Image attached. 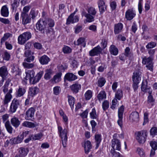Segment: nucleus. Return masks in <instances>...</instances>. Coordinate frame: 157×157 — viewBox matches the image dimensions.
Returning a JSON list of instances; mask_svg holds the SVG:
<instances>
[{
	"instance_id": "nucleus-39",
	"label": "nucleus",
	"mask_w": 157,
	"mask_h": 157,
	"mask_svg": "<svg viewBox=\"0 0 157 157\" xmlns=\"http://www.w3.org/2000/svg\"><path fill=\"white\" fill-rule=\"evenodd\" d=\"M68 102L70 107L72 110L74 107V105L75 104V100L74 98L71 96H68Z\"/></svg>"
},
{
	"instance_id": "nucleus-54",
	"label": "nucleus",
	"mask_w": 157,
	"mask_h": 157,
	"mask_svg": "<svg viewBox=\"0 0 157 157\" xmlns=\"http://www.w3.org/2000/svg\"><path fill=\"white\" fill-rule=\"evenodd\" d=\"M102 107L104 110H106L109 107V102L107 101H105L102 103Z\"/></svg>"
},
{
	"instance_id": "nucleus-41",
	"label": "nucleus",
	"mask_w": 157,
	"mask_h": 157,
	"mask_svg": "<svg viewBox=\"0 0 157 157\" xmlns=\"http://www.w3.org/2000/svg\"><path fill=\"white\" fill-rule=\"evenodd\" d=\"M62 75L61 72H59L54 76L52 79V80L56 83L58 82L61 80V77Z\"/></svg>"
},
{
	"instance_id": "nucleus-1",
	"label": "nucleus",
	"mask_w": 157,
	"mask_h": 157,
	"mask_svg": "<svg viewBox=\"0 0 157 157\" xmlns=\"http://www.w3.org/2000/svg\"><path fill=\"white\" fill-rule=\"evenodd\" d=\"M44 72L42 71L38 73L34 77L35 72L33 70H28L25 72L26 76L25 79L26 80H29L31 84H34L40 80Z\"/></svg>"
},
{
	"instance_id": "nucleus-47",
	"label": "nucleus",
	"mask_w": 157,
	"mask_h": 157,
	"mask_svg": "<svg viewBox=\"0 0 157 157\" xmlns=\"http://www.w3.org/2000/svg\"><path fill=\"white\" fill-rule=\"evenodd\" d=\"M156 45L155 42L151 41L148 43L146 47L147 49H151L155 47Z\"/></svg>"
},
{
	"instance_id": "nucleus-25",
	"label": "nucleus",
	"mask_w": 157,
	"mask_h": 157,
	"mask_svg": "<svg viewBox=\"0 0 157 157\" xmlns=\"http://www.w3.org/2000/svg\"><path fill=\"white\" fill-rule=\"evenodd\" d=\"M23 126L33 128L38 125V124L35 122V123L25 121L22 124Z\"/></svg>"
},
{
	"instance_id": "nucleus-60",
	"label": "nucleus",
	"mask_w": 157,
	"mask_h": 157,
	"mask_svg": "<svg viewBox=\"0 0 157 157\" xmlns=\"http://www.w3.org/2000/svg\"><path fill=\"white\" fill-rule=\"evenodd\" d=\"M107 44V41L105 39H104L102 40V41L101 43V45L102 47V48H102V50L106 47Z\"/></svg>"
},
{
	"instance_id": "nucleus-40",
	"label": "nucleus",
	"mask_w": 157,
	"mask_h": 157,
	"mask_svg": "<svg viewBox=\"0 0 157 157\" xmlns=\"http://www.w3.org/2000/svg\"><path fill=\"white\" fill-rule=\"evenodd\" d=\"M153 59L151 57L147 58L146 56L144 57L142 59V63L144 64H148L152 63Z\"/></svg>"
},
{
	"instance_id": "nucleus-28",
	"label": "nucleus",
	"mask_w": 157,
	"mask_h": 157,
	"mask_svg": "<svg viewBox=\"0 0 157 157\" xmlns=\"http://www.w3.org/2000/svg\"><path fill=\"white\" fill-rule=\"evenodd\" d=\"M1 13L2 15L4 17H7L9 15L8 9L6 5L3 6L1 9Z\"/></svg>"
},
{
	"instance_id": "nucleus-16",
	"label": "nucleus",
	"mask_w": 157,
	"mask_h": 157,
	"mask_svg": "<svg viewBox=\"0 0 157 157\" xmlns=\"http://www.w3.org/2000/svg\"><path fill=\"white\" fill-rule=\"evenodd\" d=\"M10 122L12 125L15 128H17L21 123L18 118L15 116H14L11 119Z\"/></svg>"
},
{
	"instance_id": "nucleus-37",
	"label": "nucleus",
	"mask_w": 157,
	"mask_h": 157,
	"mask_svg": "<svg viewBox=\"0 0 157 157\" xmlns=\"http://www.w3.org/2000/svg\"><path fill=\"white\" fill-rule=\"evenodd\" d=\"M106 82L105 79L104 78L100 77L98 79L97 84L99 87H101L104 85Z\"/></svg>"
},
{
	"instance_id": "nucleus-23",
	"label": "nucleus",
	"mask_w": 157,
	"mask_h": 157,
	"mask_svg": "<svg viewBox=\"0 0 157 157\" xmlns=\"http://www.w3.org/2000/svg\"><path fill=\"white\" fill-rule=\"evenodd\" d=\"M39 88L36 86L32 87L29 88L28 92L29 95L33 97L38 93Z\"/></svg>"
},
{
	"instance_id": "nucleus-55",
	"label": "nucleus",
	"mask_w": 157,
	"mask_h": 157,
	"mask_svg": "<svg viewBox=\"0 0 157 157\" xmlns=\"http://www.w3.org/2000/svg\"><path fill=\"white\" fill-rule=\"evenodd\" d=\"M150 144L152 149H157V143L156 142L154 141H151L150 142Z\"/></svg>"
},
{
	"instance_id": "nucleus-45",
	"label": "nucleus",
	"mask_w": 157,
	"mask_h": 157,
	"mask_svg": "<svg viewBox=\"0 0 157 157\" xmlns=\"http://www.w3.org/2000/svg\"><path fill=\"white\" fill-rule=\"evenodd\" d=\"M86 99L87 100L90 99L92 97V93L90 90H87L85 94Z\"/></svg>"
},
{
	"instance_id": "nucleus-4",
	"label": "nucleus",
	"mask_w": 157,
	"mask_h": 157,
	"mask_svg": "<svg viewBox=\"0 0 157 157\" xmlns=\"http://www.w3.org/2000/svg\"><path fill=\"white\" fill-rule=\"evenodd\" d=\"M141 72L139 70L136 71L133 73L132 77L133 82V87L135 90L138 88V84L141 80Z\"/></svg>"
},
{
	"instance_id": "nucleus-27",
	"label": "nucleus",
	"mask_w": 157,
	"mask_h": 157,
	"mask_svg": "<svg viewBox=\"0 0 157 157\" xmlns=\"http://www.w3.org/2000/svg\"><path fill=\"white\" fill-rule=\"evenodd\" d=\"M123 25L121 23L115 24L114 26V32L115 34H117L121 32L123 29Z\"/></svg>"
},
{
	"instance_id": "nucleus-9",
	"label": "nucleus",
	"mask_w": 157,
	"mask_h": 157,
	"mask_svg": "<svg viewBox=\"0 0 157 157\" xmlns=\"http://www.w3.org/2000/svg\"><path fill=\"white\" fill-rule=\"evenodd\" d=\"M124 106L122 105L119 108L118 111L119 119L117 121V122L118 124L121 128L122 126L123 116L124 109Z\"/></svg>"
},
{
	"instance_id": "nucleus-62",
	"label": "nucleus",
	"mask_w": 157,
	"mask_h": 157,
	"mask_svg": "<svg viewBox=\"0 0 157 157\" xmlns=\"http://www.w3.org/2000/svg\"><path fill=\"white\" fill-rule=\"evenodd\" d=\"M106 68V67L105 64H103L98 67V71L100 72H102L104 71V70Z\"/></svg>"
},
{
	"instance_id": "nucleus-13",
	"label": "nucleus",
	"mask_w": 157,
	"mask_h": 157,
	"mask_svg": "<svg viewBox=\"0 0 157 157\" xmlns=\"http://www.w3.org/2000/svg\"><path fill=\"white\" fill-rule=\"evenodd\" d=\"M135 15L136 13L133 8L128 10L125 13V18L128 20H132Z\"/></svg>"
},
{
	"instance_id": "nucleus-10",
	"label": "nucleus",
	"mask_w": 157,
	"mask_h": 157,
	"mask_svg": "<svg viewBox=\"0 0 157 157\" xmlns=\"http://www.w3.org/2000/svg\"><path fill=\"white\" fill-rule=\"evenodd\" d=\"M111 149L120 151L121 149V142L120 140L117 139H113L112 141Z\"/></svg>"
},
{
	"instance_id": "nucleus-24",
	"label": "nucleus",
	"mask_w": 157,
	"mask_h": 157,
	"mask_svg": "<svg viewBox=\"0 0 157 157\" xmlns=\"http://www.w3.org/2000/svg\"><path fill=\"white\" fill-rule=\"evenodd\" d=\"M81 87V85L78 83L74 84L70 86L72 91L74 94L77 93L80 89Z\"/></svg>"
},
{
	"instance_id": "nucleus-22",
	"label": "nucleus",
	"mask_w": 157,
	"mask_h": 157,
	"mask_svg": "<svg viewBox=\"0 0 157 157\" xmlns=\"http://www.w3.org/2000/svg\"><path fill=\"white\" fill-rule=\"evenodd\" d=\"M84 147L85 153L88 154L90 151V150L92 148L91 142L88 140H85L84 142Z\"/></svg>"
},
{
	"instance_id": "nucleus-63",
	"label": "nucleus",
	"mask_w": 157,
	"mask_h": 157,
	"mask_svg": "<svg viewBox=\"0 0 157 157\" xmlns=\"http://www.w3.org/2000/svg\"><path fill=\"white\" fill-rule=\"evenodd\" d=\"M34 47L37 49H40L42 48V45L39 43L36 42L33 44Z\"/></svg>"
},
{
	"instance_id": "nucleus-33",
	"label": "nucleus",
	"mask_w": 157,
	"mask_h": 157,
	"mask_svg": "<svg viewBox=\"0 0 157 157\" xmlns=\"http://www.w3.org/2000/svg\"><path fill=\"white\" fill-rule=\"evenodd\" d=\"M43 135V134L42 132H40L35 134L34 135H31V137H32L33 140H39L42 138Z\"/></svg>"
},
{
	"instance_id": "nucleus-48",
	"label": "nucleus",
	"mask_w": 157,
	"mask_h": 157,
	"mask_svg": "<svg viewBox=\"0 0 157 157\" xmlns=\"http://www.w3.org/2000/svg\"><path fill=\"white\" fill-rule=\"evenodd\" d=\"M63 51L64 53H69L71 52V49L67 46H64L63 48Z\"/></svg>"
},
{
	"instance_id": "nucleus-8",
	"label": "nucleus",
	"mask_w": 157,
	"mask_h": 157,
	"mask_svg": "<svg viewBox=\"0 0 157 157\" xmlns=\"http://www.w3.org/2000/svg\"><path fill=\"white\" fill-rule=\"evenodd\" d=\"M46 25V22H45V21L40 20L36 24V28L42 33L44 34Z\"/></svg>"
},
{
	"instance_id": "nucleus-59",
	"label": "nucleus",
	"mask_w": 157,
	"mask_h": 157,
	"mask_svg": "<svg viewBox=\"0 0 157 157\" xmlns=\"http://www.w3.org/2000/svg\"><path fill=\"white\" fill-rule=\"evenodd\" d=\"M10 58V54L7 52H5L4 53V56L3 57V59L6 60H9Z\"/></svg>"
},
{
	"instance_id": "nucleus-21",
	"label": "nucleus",
	"mask_w": 157,
	"mask_h": 157,
	"mask_svg": "<svg viewBox=\"0 0 157 157\" xmlns=\"http://www.w3.org/2000/svg\"><path fill=\"white\" fill-rule=\"evenodd\" d=\"M29 151V149L27 148L20 147L18 149L19 155L21 157H25L27 155Z\"/></svg>"
},
{
	"instance_id": "nucleus-15",
	"label": "nucleus",
	"mask_w": 157,
	"mask_h": 157,
	"mask_svg": "<svg viewBox=\"0 0 157 157\" xmlns=\"http://www.w3.org/2000/svg\"><path fill=\"white\" fill-rule=\"evenodd\" d=\"M78 78L77 77L71 73H67L64 78L65 80H66L69 81H74Z\"/></svg>"
},
{
	"instance_id": "nucleus-12",
	"label": "nucleus",
	"mask_w": 157,
	"mask_h": 157,
	"mask_svg": "<svg viewBox=\"0 0 157 157\" xmlns=\"http://www.w3.org/2000/svg\"><path fill=\"white\" fill-rule=\"evenodd\" d=\"M74 13H72L68 17L67 20V24H70L71 23H73L78 21L79 17L78 16L74 17Z\"/></svg>"
},
{
	"instance_id": "nucleus-42",
	"label": "nucleus",
	"mask_w": 157,
	"mask_h": 157,
	"mask_svg": "<svg viewBox=\"0 0 157 157\" xmlns=\"http://www.w3.org/2000/svg\"><path fill=\"white\" fill-rule=\"evenodd\" d=\"M45 28L46 33V34L49 36L53 35L54 34V32L52 27H48L47 29Z\"/></svg>"
},
{
	"instance_id": "nucleus-61",
	"label": "nucleus",
	"mask_w": 157,
	"mask_h": 157,
	"mask_svg": "<svg viewBox=\"0 0 157 157\" xmlns=\"http://www.w3.org/2000/svg\"><path fill=\"white\" fill-rule=\"evenodd\" d=\"M27 58L25 59V61L28 62H30L33 61L34 59V56H33L27 57Z\"/></svg>"
},
{
	"instance_id": "nucleus-26",
	"label": "nucleus",
	"mask_w": 157,
	"mask_h": 157,
	"mask_svg": "<svg viewBox=\"0 0 157 157\" xmlns=\"http://www.w3.org/2000/svg\"><path fill=\"white\" fill-rule=\"evenodd\" d=\"M50 60V58L46 55L42 56L39 59L40 62L42 65L47 64Z\"/></svg>"
},
{
	"instance_id": "nucleus-58",
	"label": "nucleus",
	"mask_w": 157,
	"mask_h": 157,
	"mask_svg": "<svg viewBox=\"0 0 157 157\" xmlns=\"http://www.w3.org/2000/svg\"><path fill=\"white\" fill-rule=\"evenodd\" d=\"M30 15L32 16V19H34L37 15V11H36L35 10L33 9H32L30 12Z\"/></svg>"
},
{
	"instance_id": "nucleus-19",
	"label": "nucleus",
	"mask_w": 157,
	"mask_h": 157,
	"mask_svg": "<svg viewBox=\"0 0 157 157\" xmlns=\"http://www.w3.org/2000/svg\"><path fill=\"white\" fill-rule=\"evenodd\" d=\"M21 17L22 19V23L24 25L29 23L31 21V19L28 14L21 13Z\"/></svg>"
},
{
	"instance_id": "nucleus-56",
	"label": "nucleus",
	"mask_w": 157,
	"mask_h": 157,
	"mask_svg": "<svg viewBox=\"0 0 157 157\" xmlns=\"http://www.w3.org/2000/svg\"><path fill=\"white\" fill-rule=\"evenodd\" d=\"M152 91H149L148 92L149 95L148 97L147 101L148 102L151 103L154 101V100L151 95Z\"/></svg>"
},
{
	"instance_id": "nucleus-57",
	"label": "nucleus",
	"mask_w": 157,
	"mask_h": 157,
	"mask_svg": "<svg viewBox=\"0 0 157 157\" xmlns=\"http://www.w3.org/2000/svg\"><path fill=\"white\" fill-rule=\"evenodd\" d=\"M137 151L138 154L141 157H145V155L143 150L140 148H138L137 149Z\"/></svg>"
},
{
	"instance_id": "nucleus-5",
	"label": "nucleus",
	"mask_w": 157,
	"mask_h": 157,
	"mask_svg": "<svg viewBox=\"0 0 157 157\" xmlns=\"http://www.w3.org/2000/svg\"><path fill=\"white\" fill-rule=\"evenodd\" d=\"M32 37L31 33L29 32H26L20 35L18 38V43L21 45L23 44Z\"/></svg>"
},
{
	"instance_id": "nucleus-7",
	"label": "nucleus",
	"mask_w": 157,
	"mask_h": 157,
	"mask_svg": "<svg viewBox=\"0 0 157 157\" xmlns=\"http://www.w3.org/2000/svg\"><path fill=\"white\" fill-rule=\"evenodd\" d=\"M20 105V102L19 100L16 98L13 99L12 101L10 107L9 112L12 114L15 112Z\"/></svg>"
},
{
	"instance_id": "nucleus-31",
	"label": "nucleus",
	"mask_w": 157,
	"mask_h": 157,
	"mask_svg": "<svg viewBox=\"0 0 157 157\" xmlns=\"http://www.w3.org/2000/svg\"><path fill=\"white\" fill-rule=\"evenodd\" d=\"M97 98L99 101H101L106 98V94L104 90L101 91L97 96Z\"/></svg>"
},
{
	"instance_id": "nucleus-36",
	"label": "nucleus",
	"mask_w": 157,
	"mask_h": 157,
	"mask_svg": "<svg viewBox=\"0 0 157 157\" xmlns=\"http://www.w3.org/2000/svg\"><path fill=\"white\" fill-rule=\"evenodd\" d=\"M45 73L44 75V78L45 79L49 80L51 77V75L52 73V71L51 69H46L45 71Z\"/></svg>"
},
{
	"instance_id": "nucleus-29",
	"label": "nucleus",
	"mask_w": 157,
	"mask_h": 157,
	"mask_svg": "<svg viewBox=\"0 0 157 157\" xmlns=\"http://www.w3.org/2000/svg\"><path fill=\"white\" fill-rule=\"evenodd\" d=\"M12 98V95L6 94L3 101V104L4 105L7 106L9 103L11 101Z\"/></svg>"
},
{
	"instance_id": "nucleus-49",
	"label": "nucleus",
	"mask_w": 157,
	"mask_h": 157,
	"mask_svg": "<svg viewBox=\"0 0 157 157\" xmlns=\"http://www.w3.org/2000/svg\"><path fill=\"white\" fill-rule=\"evenodd\" d=\"M125 55L128 57H131L132 56V54L130 51V48L128 47H126L125 50Z\"/></svg>"
},
{
	"instance_id": "nucleus-35",
	"label": "nucleus",
	"mask_w": 157,
	"mask_h": 157,
	"mask_svg": "<svg viewBox=\"0 0 157 157\" xmlns=\"http://www.w3.org/2000/svg\"><path fill=\"white\" fill-rule=\"evenodd\" d=\"M11 81V80L10 78H8L6 80L5 84L2 87L3 91L4 93H6L8 92V87Z\"/></svg>"
},
{
	"instance_id": "nucleus-20",
	"label": "nucleus",
	"mask_w": 157,
	"mask_h": 157,
	"mask_svg": "<svg viewBox=\"0 0 157 157\" xmlns=\"http://www.w3.org/2000/svg\"><path fill=\"white\" fill-rule=\"evenodd\" d=\"M26 92V88L22 86H19L16 91V97H21L23 96Z\"/></svg>"
},
{
	"instance_id": "nucleus-30",
	"label": "nucleus",
	"mask_w": 157,
	"mask_h": 157,
	"mask_svg": "<svg viewBox=\"0 0 157 157\" xmlns=\"http://www.w3.org/2000/svg\"><path fill=\"white\" fill-rule=\"evenodd\" d=\"M85 39L84 38L81 37L79 38L76 42H74V44L75 45L78 46L81 45L83 47H85L86 43L85 42Z\"/></svg>"
},
{
	"instance_id": "nucleus-34",
	"label": "nucleus",
	"mask_w": 157,
	"mask_h": 157,
	"mask_svg": "<svg viewBox=\"0 0 157 157\" xmlns=\"http://www.w3.org/2000/svg\"><path fill=\"white\" fill-rule=\"evenodd\" d=\"M109 51L111 54L115 56L118 54V49L113 44L111 45Z\"/></svg>"
},
{
	"instance_id": "nucleus-51",
	"label": "nucleus",
	"mask_w": 157,
	"mask_h": 157,
	"mask_svg": "<svg viewBox=\"0 0 157 157\" xmlns=\"http://www.w3.org/2000/svg\"><path fill=\"white\" fill-rule=\"evenodd\" d=\"M60 90L61 89L59 86H55L53 88V93L55 95H58L59 94Z\"/></svg>"
},
{
	"instance_id": "nucleus-46",
	"label": "nucleus",
	"mask_w": 157,
	"mask_h": 157,
	"mask_svg": "<svg viewBox=\"0 0 157 157\" xmlns=\"http://www.w3.org/2000/svg\"><path fill=\"white\" fill-rule=\"evenodd\" d=\"M22 64L25 68L28 69L32 68L34 66V64L33 63H29L25 62H23Z\"/></svg>"
},
{
	"instance_id": "nucleus-43",
	"label": "nucleus",
	"mask_w": 157,
	"mask_h": 157,
	"mask_svg": "<svg viewBox=\"0 0 157 157\" xmlns=\"http://www.w3.org/2000/svg\"><path fill=\"white\" fill-rule=\"evenodd\" d=\"M12 36V34L9 33H6L4 34V36L1 39V43L4 42L6 40H7L9 37Z\"/></svg>"
},
{
	"instance_id": "nucleus-14",
	"label": "nucleus",
	"mask_w": 157,
	"mask_h": 157,
	"mask_svg": "<svg viewBox=\"0 0 157 157\" xmlns=\"http://www.w3.org/2000/svg\"><path fill=\"white\" fill-rule=\"evenodd\" d=\"M130 120L132 122L136 123L139 121V116L137 112H132L130 115Z\"/></svg>"
},
{
	"instance_id": "nucleus-11",
	"label": "nucleus",
	"mask_w": 157,
	"mask_h": 157,
	"mask_svg": "<svg viewBox=\"0 0 157 157\" xmlns=\"http://www.w3.org/2000/svg\"><path fill=\"white\" fill-rule=\"evenodd\" d=\"M102 50V48L99 45H98L89 52L90 55L91 56L97 55L101 53Z\"/></svg>"
},
{
	"instance_id": "nucleus-53",
	"label": "nucleus",
	"mask_w": 157,
	"mask_h": 157,
	"mask_svg": "<svg viewBox=\"0 0 157 157\" xmlns=\"http://www.w3.org/2000/svg\"><path fill=\"white\" fill-rule=\"evenodd\" d=\"M90 117L92 119H96L97 117L96 111L95 109L93 108L92 109V112L90 113Z\"/></svg>"
},
{
	"instance_id": "nucleus-44",
	"label": "nucleus",
	"mask_w": 157,
	"mask_h": 157,
	"mask_svg": "<svg viewBox=\"0 0 157 157\" xmlns=\"http://www.w3.org/2000/svg\"><path fill=\"white\" fill-rule=\"evenodd\" d=\"M45 22H46V24H48V27H53L55 25V23L54 21L52 19H48L45 20Z\"/></svg>"
},
{
	"instance_id": "nucleus-64",
	"label": "nucleus",
	"mask_w": 157,
	"mask_h": 157,
	"mask_svg": "<svg viewBox=\"0 0 157 157\" xmlns=\"http://www.w3.org/2000/svg\"><path fill=\"white\" fill-rule=\"evenodd\" d=\"M155 52V49H150L148 50V53L150 55L149 57L153 59Z\"/></svg>"
},
{
	"instance_id": "nucleus-38",
	"label": "nucleus",
	"mask_w": 157,
	"mask_h": 157,
	"mask_svg": "<svg viewBox=\"0 0 157 157\" xmlns=\"http://www.w3.org/2000/svg\"><path fill=\"white\" fill-rule=\"evenodd\" d=\"M101 135L100 134H95V139L96 143V148H98L99 145L101 141Z\"/></svg>"
},
{
	"instance_id": "nucleus-18",
	"label": "nucleus",
	"mask_w": 157,
	"mask_h": 157,
	"mask_svg": "<svg viewBox=\"0 0 157 157\" xmlns=\"http://www.w3.org/2000/svg\"><path fill=\"white\" fill-rule=\"evenodd\" d=\"M35 111V109L33 107L29 109L26 113V116L25 117V119L27 120L31 119L34 115Z\"/></svg>"
},
{
	"instance_id": "nucleus-3",
	"label": "nucleus",
	"mask_w": 157,
	"mask_h": 157,
	"mask_svg": "<svg viewBox=\"0 0 157 157\" xmlns=\"http://www.w3.org/2000/svg\"><path fill=\"white\" fill-rule=\"evenodd\" d=\"M58 131L59 136L61 139L63 146L65 147L67 145V130L66 128L63 129L61 126H58Z\"/></svg>"
},
{
	"instance_id": "nucleus-50",
	"label": "nucleus",
	"mask_w": 157,
	"mask_h": 157,
	"mask_svg": "<svg viewBox=\"0 0 157 157\" xmlns=\"http://www.w3.org/2000/svg\"><path fill=\"white\" fill-rule=\"evenodd\" d=\"M122 96V91L121 90H117L115 95L116 98L120 100Z\"/></svg>"
},
{
	"instance_id": "nucleus-17",
	"label": "nucleus",
	"mask_w": 157,
	"mask_h": 157,
	"mask_svg": "<svg viewBox=\"0 0 157 157\" xmlns=\"http://www.w3.org/2000/svg\"><path fill=\"white\" fill-rule=\"evenodd\" d=\"M8 73L7 68L6 66H3L0 67V76L2 78L5 79Z\"/></svg>"
},
{
	"instance_id": "nucleus-52",
	"label": "nucleus",
	"mask_w": 157,
	"mask_h": 157,
	"mask_svg": "<svg viewBox=\"0 0 157 157\" xmlns=\"http://www.w3.org/2000/svg\"><path fill=\"white\" fill-rule=\"evenodd\" d=\"M151 135L154 136L157 135V128L154 127L151 129L150 131Z\"/></svg>"
},
{
	"instance_id": "nucleus-32",
	"label": "nucleus",
	"mask_w": 157,
	"mask_h": 157,
	"mask_svg": "<svg viewBox=\"0 0 157 157\" xmlns=\"http://www.w3.org/2000/svg\"><path fill=\"white\" fill-rule=\"evenodd\" d=\"M5 126L8 132L10 134H12L13 133V128L11 125L10 122L9 121H7L5 123Z\"/></svg>"
},
{
	"instance_id": "nucleus-2",
	"label": "nucleus",
	"mask_w": 157,
	"mask_h": 157,
	"mask_svg": "<svg viewBox=\"0 0 157 157\" xmlns=\"http://www.w3.org/2000/svg\"><path fill=\"white\" fill-rule=\"evenodd\" d=\"M87 13L84 10L82 11L81 15L82 17L84 16L86 18V21L87 22H91L94 21V17L97 13L95 9L92 7L88 8Z\"/></svg>"
},
{
	"instance_id": "nucleus-6",
	"label": "nucleus",
	"mask_w": 157,
	"mask_h": 157,
	"mask_svg": "<svg viewBox=\"0 0 157 157\" xmlns=\"http://www.w3.org/2000/svg\"><path fill=\"white\" fill-rule=\"evenodd\" d=\"M136 139L139 143H144L145 142L147 136V130H142L136 132Z\"/></svg>"
}]
</instances>
